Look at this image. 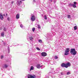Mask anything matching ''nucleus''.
<instances>
[{
  "label": "nucleus",
  "mask_w": 78,
  "mask_h": 78,
  "mask_svg": "<svg viewBox=\"0 0 78 78\" xmlns=\"http://www.w3.org/2000/svg\"><path fill=\"white\" fill-rule=\"evenodd\" d=\"M61 66L62 67L68 68L69 67H70L71 66V64L69 62H67L66 64L63 63L61 64Z\"/></svg>",
  "instance_id": "nucleus-1"
},
{
  "label": "nucleus",
  "mask_w": 78,
  "mask_h": 78,
  "mask_svg": "<svg viewBox=\"0 0 78 78\" xmlns=\"http://www.w3.org/2000/svg\"><path fill=\"white\" fill-rule=\"evenodd\" d=\"M70 53L72 54L73 55H75L76 54V51L75 49L71 48L70 50Z\"/></svg>",
  "instance_id": "nucleus-2"
},
{
  "label": "nucleus",
  "mask_w": 78,
  "mask_h": 78,
  "mask_svg": "<svg viewBox=\"0 0 78 78\" xmlns=\"http://www.w3.org/2000/svg\"><path fill=\"white\" fill-rule=\"evenodd\" d=\"M56 34V33H55V32H53L52 33H48L47 34V39H48V40H49V39H48V37H50V36H53L52 35H53V36L55 35Z\"/></svg>",
  "instance_id": "nucleus-3"
},
{
  "label": "nucleus",
  "mask_w": 78,
  "mask_h": 78,
  "mask_svg": "<svg viewBox=\"0 0 78 78\" xmlns=\"http://www.w3.org/2000/svg\"><path fill=\"white\" fill-rule=\"evenodd\" d=\"M27 39L28 41H29V42H30V44H31V41H33V39H34V37L32 36H30L27 37Z\"/></svg>",
  "instance_id": "nucleus-4"
},
{
  "label": "nucleus",
  "mask_w": 78,
  "mask_h": 78,
  "mask_svg": "<svg viewBox=\"0 0 78 78\" xmlns=\"http://www.w3.org/2000/svg\"><path fill=\"white\" fill-rule=\"evenodd\" d=\"M69 51L70 49H69V48H66L65 53H64V55H68L69 54Z\"/></svg>",
  "instance_id": "nucleus-5"
},
{
  "label": "nucleus",
  "mask_w": 78,
  "mask_h": 78,
  "mask_svg": "<svg viewBox=\"0 0 78 78\" xmlns=\"http://www.w3.org/2000/svg\"><path fill=\"white\" fill-rule=\"evenodd\" d=\"M27 77L28 78H36V76L35 75L33 76L31 74H28Z\"/></svg>",
  "instance_id": "nucleus-6"
},
{
  "label": "nucleus",
  "mask_w": 78,
  "mask_h": 78,
  "mask_svg": "<svg viewBox=\"0 0 78 78\" xmlns=\"http://www.w3.org/2000/svg\"><path fill=\"white\" fill-rule=\"evenodd\" d=\"M36 19V17L33 15H31V20L32 22H33V21H34Z\"/></svg>",
  "instance_id": "nucleus-7"
},
{
  "label": "nucleus",
  "mask_w": 78,
  "mask_h": 78,
  "mask_svg": "<svg viewBox=\"0 0 78 78\" xmlns=\"http://www.w3.org/2000/svg\"><path fill=\"white\" fill-rule=\"evenodd\" d=\"M60 70H61V69H60V68H57L55 70V73H59V71H60Z\"/></svg>",
  "instance_id": "nucleus-8"
},
{
  "label": "nucleus",
  "mask_w": 78,
  "mask_h": 78,
  "mask_svg": "<svg viewBox=\"0 0 78 78\" xmlns=\"http://www.w3.org/2000/svg\"><path fill=\"white\" fill-rule=\"evenodd\" d=\"M42 56H47V53L45 52H43L41 54Z\"/></svg>",
  "instance_id": "nucleus-9"
},
{
  "label": "nucleus",
  "mask_w": 78,
  "mask_h": 78,
  "mask_svg": "<svg viewBox=\"0 0 78 78\" xmlns=\"http://www.w3.org/2000/svg\"><path fill=\"white\" fill-rule=\"evenodd\" d=\"M22 3V1H17V4H18L19 6L20 5V4Z\"/></svg>",
  "instance_id": "nucleus-10"
},
{
  "label": "nucleus",
  "mask_w": 78,
  "mask_h": 78,
  "mask_svg": "<svg viewBox=\"0 0 78 78\" xmlns=\"http://www.w3.org/2000/svg\"><path fill=\"white\" fill-rule=\"evenodd\" d=\"M60 75H65V72H64V71H62V72H60Z\"/></svg>",
  "instance_id": "nucleus-11"
},
{
  "label": "nucleus",
  "mask_w": 78,
  "mask_h": 78,
  "mask_svg": "<svg viewBox=\"0 0 78 78\" xmlns=\"http://www.w3.org/2000/svg\"><path fill=\"white\" fill-rule=\"evenodd\" d=\"M0 18L1 20H3V16L2 14H0Z\"/></svg>",
  "instance_id": "nucleus-12"
},
{
  "label": "nucleus",
  "mask_w": 78,
  "mask_h": 78,
  "mask_svg": "<svg viewBox=\"0 0 78 78\" xmlns=\"http://www.w3.org/2000/svg\"><path fill=\"white\" fill-rule=\"evenodd\" d=\"M1 35L2 37H5V32H2L1 33Z\"/></svg>",
  "instance_id": "nucleus-13"
},
{
  "label": "nucleus",
  "mask_w": 78,
  "mask_h": 78,
  "mask_svg": "<svg viewBox=\"0 0 78 78\" xmlns=\"http://www.w3.org/2000/svg\"><path fill=\"white\" fill-rule=\"evenodd\" d=\"M36 67L37 69H40L41 68V65H40V64H38L36 65Z\"/></svg>",
  "instance_id": "nucleus-14"
},
{
  "label": "nucleus",
  "mask_w": 78,
  "mask_h": 78,
  "mask_svg": "<svg viewBox=\"0 0 78 78\" xmlns=\"http://www.w3.org/2000/svg\"><path fill=\"white\" fill-rule=\"evenodd\" d=\"M17 19H19V13H18L16 16Z\"/></svg>",
  "instance_id": "nucleus-15"
},
{
  "label": "nucleus",
  "mask_w": 78,
  "mask_h": 78,
  "mask_svg": "<svg viewBox=\"0 0 78 78\" xmlns=\"http://www.w3.org/2000/svg\"><path fill=\"white\" fill-rule=\"evenodd\" d=\"M3 68H6L8 67V65H7L5 64L3 66Z\"/></svg>",
  "instance_id": "nucleus-16"
},
{
  "label": "nucleus",
  "mask_w": 78,
  "mask_h": 78,
  "mask_svg": "<svg viewBox=\"0 0 78 78\" xmlns=\"http://www.w3.org/2000/svg\"><path fill=\"white\" fill-rule=\"evenodd\" d=\"M77 26H74V30H77Z\"/></svg>",
  "instance_id": "nucleus-17"
},
{
  "label": "nucleus",
  "mask_w": 78,
  "mask_h": 78,
  "mask_svg": "<svg viewBox=\"0 0 78 78\" xmlns=\"http://www.w3.org/2000/svg\"><path fill=\"white\" fill-rule=\"evenodd\" d=\"M51 77L52 78H55V75L54 74H53L51 76Z\"/></svg>",
  "instance_id": "nucleus-18"
},
{
  "label": "nucleus",
  "mask_w": 78,
  "mask_h": 78,
  "mask_svg": "<svg viewBox=\"0 0 78 78\" xmlns=\"http://www.w3.org/2000/svg\"><path fill=\"white\" fill-rule=\"evenodd\" d=\"M34 67H33V66H31L30 69V71H31V70H34Z\"/></svg>",
  "instance_id": "nucleus-19"
},
{
  "label": "nucleus",
  "mask_w": 78,
  "mask_h": 78,
  "mask_svg": "<svg viewBox=\"0 0 78 78\" xmlns=\"http://www.w3.org/2000/svg\"><path fill=\"white\" fill-rule=\"evenodd\" d=\"M69 6L70 7H72V6H73V4L71 3H70L69 4Z\"/></svg>",
  "instance_id": "nucleus-20"
},
{
  "label": "nucleus",
  "mask_w": 78,
  "mask_h": 78,
  "mask_svg": "<svg viewBox=\"0 0 78 78\" xmlns=\"http://www.w3.org/2000/svg\"><path fill=\"white\" fill-rule=\"evenodd\" d=\"M3 58H4V56L3 55H2L1 56V59H3Z\"/></svg>",
  "instance_id": "nucleus-21"
},
{
  "label": "nucleus",
  "mask_w": 78,
  "mask_h": 78,
  "mask_svg": "<svg viewBox=\"0 0 78 78\" xmlns=\"http://www.w3.org/2000/svg\"><path fill=\"white\" fill-rule=\"evenodd\" d=\"M72 6L73 8H75L76 7V6L75 5V4H73V6Z\"/></svg>",
  "instance_id": "nucleus-22"
},
{
  "label": "nucleus",
  "mask_w": 78,
  "mask_h": 78,
  "mask_svg": "<svg viewBox=\"0 0 78 78\" xmlns=\"http://www.w3.org/2000/svg\"><path fill=\"white\" fill-rule=\"evenodd\" d=\"M7 49L9 51H9H10V49L9 48V46L8 47Z\"/></svg>",
  "instance_id": "nucleus-23"
},
{
  "label": "nucleus",
  "mask_w": 78,
  "mask_h": 78,
  "mask_svg": "<svg viewBox=\"0 0 78 78\" xmlns=\"http://www.w3.org/2000/svg\"><path fill=\"white\" fill-rule=\"evenodd\" d=\"M70 72H68L67 73H66V75H70Z\"/></svg>",
  "instance_id": "nucleus-24"
},
{
  "label": "nucleus",
  "mask_w": 78,
  "mask_h": 78,
  "mask_svg": "<svg viewBox=\"0 0 78 78\" xmlns=\"http://www.w3.org/2000/svg\"><path fill=\"white\" fill-rule=\"evenodd\" d=\"M20 27L21 28H23V25L21 24L20 25Z\"/></svg>",
  "instance_id": "nucleus-25"
},
{
  "label": "nucleus",
  "mask_w": 78,
  "mask_h": 78,
  "mask_svg": "<svg viewBox=\"0 0 78 78\" xmlns=\"http://www.w3.org/2000/svg\"><path fill=\"white\" fill-rule=\"evenodd\" d=\"M38 29H41V26H40V25H38Z\"/></svg>",
  "instance_id": "nucleus-26"
},
{
  "label": "nucleus",
  "mask_w": 78,
  "mask_h": 78,
  "mask_svg": "<svg viewBox=\"0 0 78 78\" xmlns=\"http://www.w3.org/2000/svg\"><path fill=\"white\" fill-rule=\"evenodd\" d=\"M38 42H39L42 43V41L41 40H38Z\"/></svg>",
  "instance_id": "nucleus-27"
},
{
  "label": "nucleus",
  "mask_w": 78,
  "mask_h": 78,
  "mask_svg": "<svg viewBox=\"0 0 78 78\" xmlns=\"http://www.w3.org/2000/svg\"><path fill=\"white\" fill-rule=\"evenodd\" d=\"M3 30L4 31H6V28L5 27H4Z\"/></svg>",
  "instance_id": "nucleus-28"
},
{
  "label": "nucleus",
  "mask_w": 78,
  "mask_h": 78,
  "mask_svg": "<svg viewBox=\"0 0 78 78\" xmlns=\"http://www.w3.org/2000/svg\"><path fill=\"white\" fill-rule=\"evenodd\" d=\"M32 31H33L34 32L35 31V28L34 27L32 28Z\"/></svg>",
  "instance_id": "nucleus-29"
},
{
  "label": "nucleus",
  "mask_w": 78,
  "mask_h": 78,
  "mask_svg": "<svg viewBox=\"0 0 78 78\" xmlns=\"http://www.w3.org/2000/svg\"><path fill=\"white\" fill-rule=\"evenodd\" d=\"M44 19L46 20L47 18V16H46V15H44Z\"/></svg>",
  "instance_id": "nucleus-30"
},
{
  "label": "nucleus",
  "mask_w": 78,
  "mask_h": 78,
  "mask_svg": "<svg viewBox=\"0 0 78 78\" xmlns=\"http://www.w3.org/2000/svg\"><path fill=\"white\" fill-rule=\"evenodd\" d=\"M33 2L34 3L36 2L37 3V0H33Z\"/></svg>",
  "instance_id": "nucleus-31"
},
{
  "label": "nucleus",
  "mask_w": 78,
  "mask_h": 78,
  "mask_svg": "<svg viewBox=\"0 0 78 78\" xmlns=\"http://www.w3.org/2000/svg\"><path fill=\"white\" fill-rule=\"evenodd\" d=\"M55 58L56 59L58 58V56L55 55Z\"/></svg>",
  "instance_id": "nucleus-32"
},
{
  "label": "nucleus",
  "mask_w": 78,
  "mask_h": 78,
  "mask_svg": "<svg viewBox=\"0 0 78 78\" xmlns=\"http://www.w3.org/2000/svg\"><path fill=\"white\" fill-rule=\"evenodd\" d=\"M68 18L69 19L70 18V16L69 15H68Z\"/></svg>",
  "instance_id": "nucleus-33"
},
{
  "label": "nucleus",
  "mask_w": 78,
  "mask_h": 78,
  "mask_svg": "<svg viewBox=\"0 0 78 78\" xmlns=\"http://www.w3.org/2000/svg\"><path fill=\"white\" fill-rule=\"evenodd\" d=\"M14 3V1H12V2H11V4H13Z\"/></svg>",
  "instance_id": "nucleus-34"
},
{
  "label": "nucleus",
  "mask_w": 78,
  "mask_h": 78,
  "mask_svg": "<svg viewBox=\"0 0 78 78\" xmlns=\"http://www.w3.org/2000/svg\"><path fill=\"white\" fill-rule=\"evenodd\" d=\"M7 20H8V21H9V20H10V19L9 17L7 18Z\"/></svg>",
  "instance_id": "nucleus-35"
},
{
  "label": "nucleus",
  "mask_w": 78,
  "mask_h": 78,
  "mask_svg": "<svg viewBox=\"0 0 78 78\" xmlns=\"http://www.w3.org/2000/svg\"><path fill=\"white\" fill-rule=\"evenodd\" d=\"M15 46H17V45H19V44H15Z\"/></svg>",
  "instance_id": "nucleus-36"
},
{
  "label": "nucleus",
  "mask_w": 78,
  "mask_h": 78,
  "mask_svg": "<svg viewBox=\"0 0 78 78\" xmlns=\"http://www.w3.org/2000/svg\"><path fill=\"white\" fill-rule=\"evenodd\" d=\"M37 49L38 50H40V49L39 48H37Z\"/></svg>",
  "instance_id": "nucleus-37"
},
{
  "label": "nucleus",
  "mask_w": 78,
  "mask_h": 78,
  "mask_svg": "<svg viewBox=\"0 0 78 78\" xmlns=\"http://www.w3.org/2000/svg\"><path fill=\"white\" fill-rule=\"evenodd\" d=\"M74 5H76V2H74Z\"/></svg>",
  "instance_id": "nucleus-38"
},
{
  "label": "nucleus",
  "mask_w": 78,
  "mask_h": 78,
  "mask_svg": "<svg viewBox=\"0 0 78 78\" xmlns=\"http://www.w3.org/2000/svg\"><path fill=\"white\" fill-rule=\"evenodd\" d=\"M3 44L4 45H6V43H5V42L3 43Z\"/></svg>",
  "instance_id": "nucleus-39"
},
{
  "label": "nucleus",
  "mask_w": 78,
  "mask_h": 78,
  "mask_svg": "<svg viewBox=\"0 0 78 78\" xmlns=\"http://www.w3.org/2000/svg\"><path fill=\"white\" fill-rule=\"evenodd\" d=\"M49 1H50V2H53V0H49Z\"/></svg>",
  "instance_id": "nucleus-40"
},
{
  "label": "nucleus",
  "mask_w": 78,
  "mask_h": 78,
  "mask_svg": "<svg viewBox=\"0 0 78 78\" xmlns=\"http://www.w3.org/2000/svg\"><path fill=\"white\" fill-rule=\"evenodd\" d=\"M43 67V65H41V66H40V68L42 67Z\"/></svg>",
  "instance_id": "nucleus-41"
},
{
  "label": "nucleus",
  "mask_w": 78,
  "mask_h": 78,
  "mask_svg": "<svg viewBox=\"0 0 78 78\" xmlns=\"http://www.w3.org/2000/svg\"><path fill=\"white\" fill-rule=\"evenodd\" d=\"M54 3H56V1H54Z\"/></svg>",
  "instance_id": "nucleus-42"
},
{
  "label": "nucleus",
  "mask_w": 78,
  "mask_h": 78,
  "mask_svg": "<svg viewBox=\"0 0 78 78\" xmlns=\"http://www.w3.org/2000/svg\"><path fill=\"white\" fill-rule=\"evenodd\" d=\"M29 55H31V53H30L29 54Z\"/></svg>",
  "instance_id": "nucleus-43"
},
{
  "label": "nucleus",
  "mask_w": 78,
  "mask_h": 78,
  "mask_svg": "<svg viewBox=\"0 0 78 78\" xmlns=\"http://www.w3.org/2000/svg\"><path fill=\"white\" fill-rule=\"evenodd\" d=\"M6 16H8V14L6 13Z\"/></svg>",
  "instance_id": "nucleus-44"
},
{
  "label": "nucleus",
  "mask_w": 78,
  "mask_h": 78,
  "mask_svg": "<svg viewBox=\"0 0 78 78\" xmlns=\"http://www.w3.org/2000/svg\"><path fill=\"white\" fill-rule=\"evenodd\" d=\"M3 16H5V14H4Z\"/></svg>",
  "instance_id": "nucleus-45"
},
{
  "label": "nucleus",
  "mask_w": 78,
  "mask_h": 78,
  "mask_svg": "<svg viewBox=\"0 0 78 78\" xmlns=\"http://www.w3.org/2000/svg\"><path fill=\"white\" fill-rule=\"evenodd\" d=\"M22 0V1H25V0Z\"/></svg>",
  "instance_id": "nucleus-46"
},
{
  "label": "nucleus",
  "mask_w": 78,
  "mask_h": 78,
  "mask_svg": "<svg viewBox=\"0 0 78 78\" xmlns=\"http://www.w3.org/2000/svg\"><path fill=\"white\" fill-rule=\"evenodd\" d=\"M51 63V65H53V64H51V63Z\"/></svg>",
  "instance_id": "nucleus-47"
},
{
  "label": "nucleus",
  "mask_w": 78,
  "mask_h": 78,
  "mask_svg": "<svg viewBox=\"0 0 78 78\" xmlns=\"http://www.w3.org/2000/svg\"><path fill=\"white\" fill-rule=\"evenodd\" d=\"M2 42H3V41H2Z\"/></svg>",
  "instance_id": "nucleus-48"
}]
</instances>
